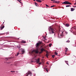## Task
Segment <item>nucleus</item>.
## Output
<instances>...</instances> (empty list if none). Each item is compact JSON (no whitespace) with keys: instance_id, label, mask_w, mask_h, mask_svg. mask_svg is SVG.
<instances>
[{"instance_id":"obj_3","label":"nucleus","mask_w":76,"mask_h":76,"mask_svg":"<svg viewBox=\"0 0 76 76\" xmlns=\"http://www.w3.org/2000/svg\"><path fill=\"white\" fill-rule=\"evenodd\" d=\"M62 4H72V3L67 1L64 2Z\"/></svg>"},{"instance_id":"obj_21","label":"nucleus","mask_w":76,"mask_h":76,"mask_svg":"<svg viewBox=\"0 0 76 76\" xmlns=\"http://www.w3.org/2000/svg\"><path fill=\"white\" fill-rule=\"evenodd\" d=\"M35 5L36 6H37V4H38L36 2H35Z\"/></svg>"},{"instance_id":"obj_17","label":"nucleus","mask_w":76,"mask_h":76,"mask_svg":"<svg viewBox=\"0 0 76 76\" xmlns=\"http://www.w3.org/2000/svg\"><path fill=\"white\" fill-rule=\"evenodd\" d=\"M52 45V44H49V46L50 47H51V46Z\"/></svg>"},{"instance_id":"obj_36","label":"nucleus","mask_w":76,"mask_h":76,"mask_svg":"<svg viewBox=\"0 0 76 76\" xmlns=\"http://www.w3.org/2000/svg\"><path fill=\"white\" fill-rule=\"evenodd\" d=\"M74 5H76V2H75V3L74 4Z\"/></svg>"},{"instance_id":"obj_11","label":"nucleus","mask_w":76,"mask_h":76,"mask_svg":"<svg viewBox=\"0 0 76 76\" xmlns=\"http://www.w3.org/2000/svg\"><path fill=\"white\" fill-rule=\"evenodd\" d=\"M75 10V9L73 8H71V10L72 12V11H74V10Z\"/></svg>"},{"instance_id":"obj_6","label":"nucleus","mask_w":76,"mask_h":76,"mask_svg":"<svg viewBox=\"0 0 76 76\" xmlns=\"http://www.w3.org/2000/svg\"><path fill=\"white\" fill-rule=\"evenodd\" d=\"M36 61L37 63H39V58L38 59H36Z\"/></svg>"},{"instance_id":"obj_44","label":"nucleus","mask_w":76,"mask_h":76,"mask_svg":"<svg viewBox=\"0 0 76 76\" xmlns=\"http://www.w3.org/2000/svg\"><path fill=\"white\" fill-rule=\"evenodd\" d=\"M53 3H55V1H53Z\"/></svg>"},{"instance_id":"obj_32","label":"nucleus","mask_w":76,"mask_h":76,"mask_svg":"<svg viewBox=\"0 0 76 76\" xmlns=\"http://www.w3.org/2000/svg\"><path fill=\"white\" fill-rule=\"evenodd\" d=\"M63 32H62V34L61 35H61H62V34H63Z\"/></svg>"},{"instance_id":"obj_22","label":"nucleus","mask_w":76,"mask_h":76,"mask_svg":"<svg viewBox=\"0 0 76 76\" xmlns=\"http://www.w3.org/2000/svg\"><path fill=\"white\" fill-rule=\"evenodd\" d=\"M70 5H66V7H70Z\"/></svg>"},{"instance_id":"obj_2","label":"nucleus","mask_w":76,"mask_h":76,"mask_svg":"<svg viewBox=\"0 0 76 76\" xmlns=\"http://www.w3.org/2000/svg\"><path fill=\"white\" fill-rule=\"evenodd\" d=\"M38 49L33 50L31 52L32 55L35 56V57H36V54H38Z\"/></svg>"},{"instance_id":"obj_16","label":"nucleus","mask_w":76,"mask_h":76,"mask_svg":"<svg viewBox=\"0 0 76 76\" xmlns=\"http://www.w3.org/2000/svg\"><path fill=\"white\" fill-rule=\"evenodd\" d=\"M55 55H58V53H57V52H55Z\"/></svg>"},{"instance_id":"obj_30","label":"nucleus","mask_w":76,"mask_h":76,"mask_svg":"<svg viewBox=\"0 0 76 76\" xmlns=\"http://www.w3.org/2000/svg\"><path fill=\"white\" fill-rule=\"evenodd\" d=\"M10 58H6L7 60H8V59Z\"/></svg>"},{"instance_id":"obj_27","label":"nucleus","mask_w":76,"mask_h":76,"mask_svg":"<svg viewBox=\"0 0 76 76\" xmlns=\"http://www.w3.org/2000/svg\"><path fill=\"white\" fill-rule=\"evenodd\" d=\"M39 65H40V64H42V63H41H41H39Z\"/></svg>"},{"instance_id":"obj_28","label":"nucleus","mask_w":76,"mask_h":76,"mask_svg":"<svg viewBox=\"0 0 76 76\" xmlns=\"http://www.w3.org/2000/svg\"><path fill=\"white\" fill-rule=\"evenodd\" d=\"M70 42V41L69 40H68L66 41V42Z\"/></svg>"},{"instance_id":"obj_13","label":"nucleus","mask_w":76,"mask_h":76,"mask_svg":"<svg viewBox=\"0 0 76 76\" xmlns=\"http://www.w3.org/2000/svg\"><path fill=\"white\" fill-rule=\"evenodd\" d=\"M55 3H60V1H56L55 2Z\"/></svg>"},{"instance_id":"obj_26","label":"nucleus","mask_w":76,"mask_h":76,"mask_svg":"<svg viewBox=\"0 0 76 76\" xmlns=\"http://www.w3.org/2000/svg\"><path fill=\"white\" fill-rule=\"evenodd\" d=\"M42 63V64H44V63L43 62H41Z\"/></svg>"},{"instance_id":"obj_46","label":"nucleus","mask_w":76,"mask_h":76,"mask_svg":"<svg viewBox=\"0 0 76 76\" xmlns=\"http://www.w3.org/2000/svg\"><path fill=\"white\" fill-rule=\"evenodd\" d=\"M34 1H35V0H33Z\"/></svg>"},{"instance_id":"obj_48","label":"nucleus","mask_w":76,"mask_h":76,"mask_svg":"<svg viewBox=\"0 0 76 76\" xmlns=\"http://www.w3.org/2000/svg\"><path fill=\"white\" fill-rule=\"evenodd\" d=\"M47 64H48V63H47Z\"/></svg>"},{"instance_id":"obj_5","label":"nucleus","mask_w":76,"mask_h":76,"mask_svg":"<svg viewBox=\"0 0 76 76\" xmlns=\"http://www.w3.org/2000/svg\"><path fill=\"white\" fill-rule=\"evenodd\" d=\"M41 52H40V53H42V52L44 51H45V50L43 48H42L41 50Z\"/></svg>"},{"instance_id":"obj_50","label":"nucleus","mask_w":76,"mask_h":76,"mask_svg":"<svg viewBox=\"0 0 76 76\" xmlns=\"http://www.w3.org/2000/svg\"><path fill=\"white\" fill-rule=\"evenodd\" d=\"M20 0V1H21V0Z\"/></svg>"},{"instance_id":"obj_14","label":"nucleus","mask_w":76,"mask_h":76,"mask_svg":"<svg viewBox=\"0 0 76 76\" xmlns=\"http://www.w3.org/2000/svg\"><path fill=\"white\" fill-rule=\"evenodd\" d=\"M66 26H69V24H66Z\"/></svg>"},{"instance_id":"obj_47","label":"nucleus","mask_w":76,"mask_h":76,"mask_svg":"<svg viewBox=\"0 0 76 76\" xmlns=\"http://www.w3.org/2000/svg\"><path fill=\"white\" fill-rule=\"evenodd\" d=\"M4 23V22L3 23V24Z\"/></svg>"},{"instance_id":"obj_41","label":"nucleus","mask_w":76,"mask_h":76,"mask_svg":"<svg viewBox=\"0 0 76 76\" xmlns=\"http://www.w3.org/2000/svg\"><path fill=\"white\" fill-rule=\"evenodd\" d=\"M7 63H10V62H7Z\"/></svg>"},{"instance_id":"obj_52","label":"nucleus","mask_w":76,"mask_h":76,"mask_svg":"<svg viewBox=\"0 0 76 76\" xmlns=\"http://www.w3.org/2000/svg\"><path fill=\"white\" fill-rule=\"evenodd\" d=\"M42 0L44 1V0Z\"/></svg>"},{"instance_id":"obj_9","label":"nucleus","mask_w":76,"mask_h":76,"mask_svg":"<svg viewBox=\"0 0 76 76\" xmlns=\"http://www.w3.org/2000/svg\"><path fill=\"white\" fill-rule=\"evenodd\" d=\"M36 1H37L38 2H39V3H41L42 1L40 0H36Z\"/></svg>"},{"instance_id":"obj_33","label":"nucleus","mask_w":76,"mask_h":76,"mask_svg":"<svg viewBox=\"0 0 76 76\" xmlns=\"http://www.w3.org/2000/svg\"><path fill=\"white\" fill-rule=\"evenodd\" d=\"M67 61H65V62H66V63H68V62H67Z\"/></svg>"},{"instance_id":"obj_12","label":"nucleus","mask_w":76,"mask_h":76,"mask_svg":"<svg viewBox=\"0 0 76 76\" xmlns=\"http://www.w3.org/2000/svg\"><path fill=\"white\" fill-rule=\"evenodd\" d=\"M4 28V26H3L2 27H1V30L3 29V28Z\"/></svg>"},{"instance_id":"obj_49","label":"nucleus","mask_w":76,"mask_h":76,"mask_svg":"<svg viewBox=\"0 0 76 76\" xmlns=\"http://www.w3.org/2000/svg\"><path fill=\"white\" fill-rule=\"evenodd\" d=\"M31 62H33V61H31Z\"/></svg>"},{"instance_id":"obj_1","label":"nucleus","mask_w":76,"mask_h":76,"mask_svg":"<svg viewBox=\"0 0 76 76\" xmlns=\"http://www.w3.org/2000/svg\"><path fill=\"white\" fill-rule=\"evenodd\" d=\"M49 34H54V35H56V33L54 32V29L53 28H52L51 26L49 28Z\"/></svg>"},{"instance_id":"obj_40","label":"nucleus","mask_w":76,"mask_h":76,"mask_svg":"<svg viewBox=\"0 0 76 76\" xmlns=\"http://www.w3.org/2000/svg\"><path fill=\"white\" fill-rule=\"evenodd\" d=\"M66 64H68V65L69 66V64L67 63Z\"/></svg>"},{"instance_id":"obj_10","label":"nucleus","mask_w":76,"mask_h":76,"mask_svg":"<svg viewBox=\"0 0 76 76\" xmlns=\"http://www.w3.org/2000/svg\"><path fill=\"white\" fill-rule=\"evenodd\" d=\"M21 42L23 44H25V43H26V42L24 41H22Z\"/></svg>"},{"instance_id":"obj_20","label":"nucleus","mask_w":76,"mask_h":76,"mask_svg":"<svg viewBox=\"0 0 76 76\" xmlns=\"http://www.w3.org/2000/svg\"><path fill=\"white\" fill-rule=\"evenodd\" d=\"M55 6H56L55 5H53V6H51L50 7H55Z\"/></svg>"},{"instance_id":"obj_38","label":"nucleus","mask_w":76,"mask_h":76,"mask_svg":"<svg viewBox=\"0 0 76 76\" xmlns=\"http://www.w3.org/2000/svg\"><path fill=\"white\" fill-rule=\"evenodd\" d=\"M51 1H55V0H51Z\"/></svg>"},{"instance_id":"obj_29","label":"nucleus","mask_w":76,"mask_h":76,"mask_svg":"<svg viewBox=\"0 0 76 76\" xmlns=\"http://www.w3.org/2000/svg\"><path fill=\"white\" fill-rule=\"evenodd\" d=\"M20 53H18L17 54V56H18V55H19V54Z\"/></svg>"},{"instance_id":"obj_8","label":"nucleus","mask_w":76,"mask_h":76,"mask_svg":"<svg viewBox=\"0 0 76 76\" xmlns=\"http://www.w3.org/2000/svg\"><path fill=\"white\" fill-rule=\"evenodd\" d=\"M21 52L22 53H20V54H23L24 53H25V50H24L23 49L22 50H21Z\"/></svg>"},{"instance_id":"obj_15","label":"nucleus","mask_w":76,"mask_h":76,"mask_svg":"<svg viewBox=\"0 0 76 76\" xmlns=\"http://www.w3.org/2000/svg\"><path fill=\"white\" fill-rule=\"evenodd\" d=\"M46 57H47V58H48V54H47L46 55Z\"/></svg>"},{"instance_id":"obj_24","label":"nucleus","mask_w":76,"mask_h":76,"mask_svg":"<svg viewBox=\"0 0 76 76\" xmlns=\"http://www.w3.org/2000/svg\"><path fill=\"white\" fill-rule=\"evenodd\" d=\"M45 5H46V6L47 7H50V6H49L48 5H47V4H46Z\"/></svg>"},{"instance_id":"obj_34","label":"nucleus","mask_w":76,"mask_h":76,"mask_svg":"<svg viewBox=\"0 0 76 76\" xmlns=\"http://www.w3.org/2000/svg\"><path fill=\"white\" fill-rule=\"evenodd\" d=\"M19 3H22V2H20V1H19Z\"/></svg>"},{"instance_id":"obj_37","label":"nucleus","mask_w":76,"mask_h":76,"mask_svg":"<svg viewBox=\"0 0 76 76\" xmlns=\"http://www.w3.org/2000/svg\"><path fill=\"white\" fill-rule=\"evenodd\" d=\"M73 28L74 29H76V28H75V27H73Z\"/></svg>"},{"instance_id":"obj_42","label":"nucleus","mask_w":76,"mask_h":76,"mask_svg":"<svg viewBox=\"0 0 76 76\" xmlns=\"http://www.w3.org/2000/svg\"><path fill=\"white\" fill-rule=\"evenodd\" d=\"M67 54V53H65V54Z\"/></svg>"},{"instance_id":"obj_7","label":"nucleus","mask_w":76,"mask_h":76,"mask_svg":"<svg viewBox=\"0 0 76 76\" xmlns=\"http://www.w3.org/2000/svg\"><path fill=\"white\" fill-rule=\"evenodd\" d=\"M32 73L31 72H28V73H26V76H28V75H31Z\"/></svg>"},{"instance_id":"obj_19","label":"nucleus","mask_w":76,"mask_h":76,"mask_svg":"<svg viewBox=\"0 0 76 76\" xmlns=\"http://www.w3.org/2000/svg\"><path fill=\"white\" fill-rule=\"evenodd\" d=\"M65 32L66 34H68V32L66 31H65Z\"/></svg>"},{"instance_id":"obj_25","label":"nucleus","mask_w":76,"mask_h":76,"mask_svg":"<svg viewBox=\"0 0 76 76\" xmlns=\"http://www.w3.org/2000/svg\"><path fill=\"white\" fill-rule=\"evenodd\" d=\"M11 72H12V73H15V71H11Z\"/></svg>"},{"instance_id":"obj_43","label":"nucleus","mask_w":76,"mask_h":76,"mask_svg":"<svg viewBox=\"0 0 76 76\" xmlns=\"http://www.w3.org/2000/svg\"><path fill=\"white\" fill-rule=\"evenodd\" d=\"M74 7H76V6H74Z\"/></svg>"},{"instance_id":"obj_51","label":"nucleus","mask_w":76,"mask_h":76,"mask_svg":"<svg viewBox=\"0 0 76 76\" xmlns=\"http://www.w3.org/2000/svg\"><path fill=\"white\" fill-rule=\"evenodd\" d=\"M12 65V64H11V65Z\"/></svg>"},{"instance_id":"obj_31","label":"nucleus","mask_w":76,"mask_h":76,"mask_svg":"<svg viewBox=\"0 0 76 76\" xmlns=\"http://www.w3.org/2000/svg\"><path fill=\"white\" fill-rule=\"evenodd\" d=\"M66 50H67H67H68V48H66Z\"/></svg>"},{"instance_id":"obj_18","label":"nucleus","mask_w":76,"mask_h":76,"mask_svg":"<svg viewBox=\"0 0 76 76\" xmlns=\"http://www.w3.org/2000/svg\"><path fill=\"white\" fill-rule=\"evenodd\" d=\"M52 57L53 58H54V57H55V55H53L52 56Z\"/></svg>"},{"instance_id":"obj_45","label":"nucleus","mask_w":76,"mask_h":76,"mask_svg":"<svg viewBox=\"0 0 76 76\" xmlns=\"http://www.w3.org/2000/svg\"><path fill=\"white\" fill-rule=\"evenodd\" d=\"M60 30L59 31V32H60Z\"/></svg>"},{"instance_id":"obj_35","label":"nucleus","mask_w":76,"mask_h":76,"mask_svg":"<svg viewBox=\"0 0 76 76\" xmlns=\"http://www.w3.org/2000/svg\"><path fill=\"white\" fill-rule=\"evenodd\" d=\"M67 51V50H66L65 52V53H66Z\"/></svg>"},{"instance_id":"obj_23","label":"nucleus","mask_w":76,"mask_h":76,"mask_svg":"<svg viewBox=\"0 0 76 76\" xmlns=\"http://www.w3.org/2000/svg\"><path fill=\"white\" fill-rule=\"evenodd\" d=\"M46 70L47 72H48V70L47 69V68L46 69Z\"/></svg>"},{"instance_id":"obj_4","label":"nucleus","mask_w":76,"mask_h":76,"mask_svg":"<svg viewBox=\"0 0 76 76\" xmlns=\"http://www.w3.org/2000/svg\"><path fill=\"white\" fill-rule=\"evenodd\" d=\"M41 44V42H39V43H37L36 45L37 48H38L40 45Z\"/></svg>"},{"instance_id":"obj_39","label":"nucleus","mask_w":76,"mask_h":76,"mask_svg":"<svg viewBox=\"0 0 76 76\" xmlns=\"http://www.w3.org/2000/svg\"><path fill=\"white\" fill-rule=\"evenodd\" d=\"M17 0V1H20V0Z\"/></svg>"}]
</instances>
